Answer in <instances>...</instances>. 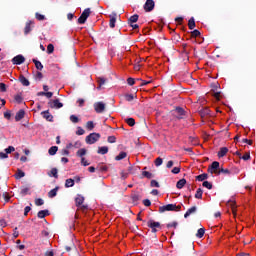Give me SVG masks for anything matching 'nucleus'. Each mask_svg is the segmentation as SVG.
Listing matches in <instances>:
<instances>
[{
	"label": "nucleus",
	"mask_w": 256,
	"mask_h": 256,
	"mask_svg": "<svg viewBox=\"0 0 256 256\" xmlns=\"http://www.w3.org/2000/svg\"><path fill=\"white\" fill-rule=\"evenodd\" d=\"M188 113L180 106H177L172 110V117L175 121L185 120Z\"/></svg>",
	"instance_id": "nucleus-1"
},
{
	"label": "nucleus",
	"mask_w": 256,
	"mask_h": 256,
	"mask_svg": "<svg viewBox=\"0 0 256 256\" xmlns=\"http://www.w3.org/2000/svg\"><path fill=\"white\" fill-rule=\"evenodd\" d=\"M180 211H181V205H176V204H166L159 207V210H158L160 214H163L165 212H180Z\"/></svg>",
	"instance_id": "nucleus-2"
},
{
	"label": "nucleus",
	"mask_w": 256,
	"mask_h": 256,
	"mask_svg": "<svg viewBox=\"0 0 256 256\" xmlns=\"http://www.w3.org/2000/svg\"><path fill=\"white\" fill-rule=\"evenodd\" d=\"M146 227L151 229L152 234H156L159 230L162 229V225L159 222H155L154 220H149L146 222Z\"/></svg>",
	"instance_id": "nucleus-3"
},
{
	"label": "nucleus",
	"mask_w": 256,
	"mask_h": 256,
	"mask_svg": "<svg viewBox=\"0 0 256 256\" xmlns=\"http://www.w3.org/2000/svg\"><path fill=\"white\" fill-rule=\"evenodd\" d=\"M100 139V134L99 133H90L89 136H86L85 142L88 145H93L97 143Z\"/></svg>",
	"instance_id": "nucleus-4"
},
{
	"label": "nucleus",
	"mask_w": 256,
	"mask_h": 256,
	"mask_svg": "<svg viewBox=\"0 0 256 256\" xmlns=\"http://www.w3.org/2000/svg\"><path fill=\"white\" fill-rule=\"evenodd\" d=\"M90 15H91V9L86 8L85 10H83L82 14L78 18V23L85 24L86 20L89 18Z\"/></svg>",
	"instance_id": "nucleus-5"
},
{
	"label": "nucleus",
	"mask_w": 256,
	"mask_h": 256,
	"mask_svg": "<svg viewBox=\"0 0 256 256\" xmlns=\"http://www.w3.org/2000/svg\"><path fill=\"white\" fill-rule=\"evenodd\" d=\"M93 107H94V111H95L96 113H99V114L105 112V109H106V105H105V103L102 102V101H99V102L94 103V104H93Z\"/></svg>",
	"instance_id": "nucleus-6"
},
{
	"label": "nucleus",
	"mask_w": 256,
	"mask_h": 256,
	"mask_svg": "<svg viewBox=\"0 0 256 256\" xmlns=\"http://www.w3.org/2000/svg\"><path fill=\"white\" fill-rule=\"evenodd\" d=\"M48 106L52 109H60L63 108L64 104L61 103L59 99H55L48 102Z\"/></svg>",
	"instance_id": "nucleus-7"
},
{
	"label": "nucleus",
	"mask_w": 256,
	"mask_h": 256,
	"mask_svg": "<svg viewBox=\"0 0 256 256\" xmlns=\"http://www.w3.org/2000/svg\"><path fill=\"white\" fill-rule=\"evenodd\" d=\"M155 8V2L154 0H146L144 4V10L145 12H152Z\"/></svg>",
	"instance_id": "nucleus-8"
},
{
	"label": "nucleus",
	"mask_w": 256,
	"mask_h": 256,
	"mask_svg": "<svg viewBox=\"0 0 256 256\" xmlns=\"http://www.w3.org/2000/svg\"><path fill=\"white\" fill-rule=\"evenodd\" d=\"M12 63L13 65H22L25 63V56H22V55H17V56H14L13 59H12Z\"/></svg>",
	"instance_id": "nucleus-9"
},
{
	"label": "nucleus",
	"mask_w": 256,
	"mask_h": 256,
	"mask_svg": "<svg viewBox=\"0 0 256 256\" xmlns=\"http://www.w3.org/2000/svg\"><path fill=\"white\" fill-rule=\"evenodd\" d=\"M34 25V21L33 20H28L26 22V26L24 27V35H29L30 32H32V27Z\"/></svg>",
	"instance_id": "nucleus-10"
},
{
	"label": "nucleus",
	"mask_w": 256,
	"mask_h": 256,
	"mask_svg": "<svg viewBox=\"0 0 256 256\" xmlns=\"http://www.w3.org/2000/svg\"><path fill=\"white\" fill-rule=\"evenodd\" d=\"M41 116H42V118H44L45 120H47L50 123H53V121H54L53 115H51L50 111H48V110L47 111H42Z\"/></svg>",
	"instance_id": "nucleus-11"
},
{
	"label": "nucleus",
	"mask_w": 256,
	"mask_h": 256,
	"mask_svg": "<svg viewBox=\"0 0 256 256\" xmlns=\"http://www.w3.org/2000/svg\"><path fill=\"white\" fill-rule=\"evenodd\" d=\"M210 173L216 174V175H221V174L230 175L231 174L230 170L224 169V168H220L219 170H210Z\"/></svg>",
	"instance_id": "nucleus-12"
},
{
	"label": "nucleus",
	"mask_w": 256,
	"mask_h": 256,
	"mask_svg": "<svg viewBox=\"0 0 256 256\" xmlns=\"http://www.w3.org/2000/svg\"><path fill=\"white\" fill-rule=\"evenodd\" d=\"M109 17H110L109 27L113 29L116 27L117 14L113 12Z\"/></svg>",
	"instance_id": "nucleus-13"
},
{
	"label": "nucleus",
	"mask_w": 256,
	"mask_h": 256,
	"mask_svg": "<svg viewBox=\"0 0 256 256\" xmlns=\"http://www.w3.org/2000/svg\"><path fill=\"white\" fill-rule=\"evenodd\" d=\"M25 118V110L20 109L19 112L16 113V116L14 117V120L16 122L22 121V119Z\"/></svg>",
	"instance_id": "nucleus-14"
},
{
	"label": "nucleus",
	"mask_w": 256,
	"mask_h": 256,
	"mask_svg": "<svg viewBox=\"0 0 256 256\" xmlns=\"http://www.w3.org/2000/svg\"><path fill=\"white\" fill-rule=\"evenodd\" d=\"M218 170H220V162L217 161H214L213 163H211L210 167H208V172Z\"/></svg>",
	"instance_id": "nucleus-15"
},
{
	"label": "nucleus",
	"mask_w": 256,
	"mask_h": 256,
	"mask_svg": "<svg viewBox=\"0 0 256 256\" xmlns=\"http://www.w3.org/2000/svg\"><path fill=\"white\" fill-rule=\"evenodd\" d=\"M201 116V118H206L210 115V109L208 107L201 108V110L198 112Z\"/></svg>",
	"instance_id": "nucleus-16"
},
{
	"label": "nucleus",
	"mask_w": 256,
	"mask_h": 256,
	"mask_svg": "<svg viewBox=\"0 0 256 256\" xmlns=\"http://www.w3.org/2000/svg\"><path fill=\"white\" fill-rule=\"evenodd\" d=\"M85 197L82 195H78V197L75 198V205L76 207H81V205L84 204Z\"/></svg>",
	"instance_id": "nucleus-17"
},
{
	"label": "nucleus",
	"mask_w": 256,
	"mask_h": 256,
	"mask_svg": "<svg viewBox=\"0 0 256 256\" xmlns=\"http://www.w3.org/2000/svg\"><path fill=\"white\" fill-rule=\"evenodd\" d=\"M49 215H50V212L48 210H41L37 213L38 219H44Z\"/></svg>",
	"instance_id": "nucleus-18"
},
{
	"label": "nucleus",
	"mask_w": 256,
	"mask_h": 256,
	"mask_svg": "<svg viewBox=\"0 0 256 256\" xmlns=\"http://www.w3.org/2000/svg\"><path fill=\"white\" fill-rule=\"evenodd\" d=\"M197 211V207H190L189 210L186 211V213H184V218L187 219L190 215L195 214Z\"/></svg>",
	"instance_id": "nucleus-19"
},
{
	"label": "nucleus",
	"mask_w": 256,
	"mask_h": 256,
	"mask_svg": "<svg viewBox=\"0 0 256 256\" xmlns=\"http://www.w3.org/2000/svg\"><path fill=\"white\" fill-rule=\"evenodd\" d=\"M109 153V148L107 146H102L97 149V154L99 155H106Z\"/></svg>",
	"instance_id": "nucleus-20"
},
{
	"label": "nucleus",
	"mask_w": 256,
	"mask_h": 256,
	"mask_svg": "<svg viewBox=\"0 0 256 256\" xmlns=\"http://www.w3.org/2000/svg\"><path fill=\"white\" fill-rule=\"evenodd\" d=\"M19 81H20L21 85H23V86H26V87L30 86V81L28 79H26V77L23 75L19 76Z\"/></svg>",
	"instance_id": "nucleus-21"
},
{
	"label": "nucleus",
	"mask_w": 256,
	"mask_h": 256,
	"mask_svg": "<svg viewBox=\"0 0 256 256\" xmlns=\"http://www.w3.org/2000/svg\"><path fill=\"white\" fill-rule=\"evenodd\" d=\"M59 189H60V187L57 186L54 189L50 190V192H48V198L53 199L54 197H56Z\"/></svg>",
	"instance_id": "nucleus-22"
},
{
	"label": "nucleus",
	"mask_w": 256,
	"mask_h": 256,
	"mask_svg": "<svg viewBox=\"0 0 256 256\" xmlns=\"http://www.w3.org/2000/svg\"><path fill=\"white\" fill-rule=\"evenodd\" d=\"M48 176L54 177L55 179H58V170L57 168H52L50 172L47 173Z\"/></svg>",
	"instance_id": "nucleus-23"
},
{
	"label": "nucleus",
	"mask_w": 256,
	"mask_h": 256,
	"mask_svg": "<svg viewBox=\"0 0 256 256\" xmlns=\"http://www.w3.org/2000/svg\"><path fill=\"white\" fill-rule=\"evenodd\" d=\"M208 178H209V175L206 174V173H203V174H201V175H197V176H196V180H197L198 182H203L204 180H207Z\"/></svg>",
	"instance_id": "nucleus-24"
},
{
	"label": "nucleus",
	"mask_w": 256,
	"mask_h": 256,
	"mask_svg": "<svg viewBox=\"0 0 256 256\" xmlns=\"http://www.w3.org/2000/svg\"><path fill=\"white\" fill-rule=\"evenodd\" d=\"M228 153V148L227 147H222L220 148V151H218V157L222 158Z\"/></svg>",
	"instance_id": "nucleus-25"
},
{
	"label": "nucleus",
	"mask_w": 256,
	"mask_h": 256,
	"mask_svg": "<svg viewBox=\"0 0 256 256\" xmlns=\"http://www.w3.org/2000/svg\"><path fill=\"white\" fill-rule=\"evenodd\" d=\"M139 16L137 14L132 15L130 18H128V24H135L138 22Z\"/></svg>",
	"instance_id": "nucleus-26"
},
{
	"label": "nucleus",
	"mask_w": 256,
	"mask_h": 256,
	"mask_svg": "<svg viewBox=\"0 0 256 256\" xmlns=\"http://www.w3.org/2000/svg\"><path fill=\"white\" fill-rule=\"evenodd\" d=\"M190 30H194L196 27L195 18L191 17L189 23L187 24Z\"/></svg>",
	"instance_id": "nucleus-27"
},
{
	"label": "nucleus",
	"mask_w": 256,
	"mask_h": 256,
	"mask_svg": "<svg viewBox=\"0 0 256 256\" xmlns=\"http://www.w3.org/2000/svg\"><path fill=\"white\" fill-rule=\"evenodd\" d=\"M185 185H186V180L185 179H180L176 183V188L177 189H182L183 187H185Z\"/></svg>",
	"instance_id": "nucleus-28"
},
{
	"label": "nucleus",
	"mask_w": 256,
	"mask_h": 256,
	"mask_svg": "<svg viewBox=\"0 0 256 256\" xmlns=\"http://www.w3.org/2000/svg\"><path fill=\"white\" fill-rule=\"evenodd\" d=\"M23 177H25V172H23L21 169H17L16 175H15L16 180H20Z\"/></svg>",
	"instance_id": "nucleus-29"
},
{
	"label": "nucleus",
	"mask_w": 256,
	"mask_h": 256,
	"mask_svg": "<svg viewBox=\"0 0 256 256\" xmlns=\"http://www.w3.org/2000/svg\"><path fill=\"white\" fill-rule=\"evenodd\" d=\"M33 63L36 66V69L38 71H42L43 70V64L40 61H38L36 59H33Z\"/></svg>",
	"instance_id": "nucleus-30"
},
{
	"label": "nucleus",
	"mask_w": 256,
	"mask_h": 256,
	"mask_svg": "<svg viewBox=\"0 0 256 256\" xmlns=\"http://www.w3.org/2000/svg\"><path fill=\"white\" fill-rule=\"evenodd\" d=\"M75 182L73 179H66L65 180V188H71L74 187Z\"/></svg>",
	"instance_id": "nucleus-31"
},
{
	"label": "nucleus",
	"mask_w": 256,
	"mask_h": 256,
	"mask_svg": "<svg viewBox=\"0 0 256 256\" xmlns=\"http://www.w3.org/2000/svg\"><path fill=\"white\" fill-rule=\"evenodd\" d=\"M205 231H206V229H204V228L198 229V230H197V233H196V237H197L198 239H202L203 236H204Z\"/></svg>",
	"instance_id": "nucleus-32"
},
{
	"label": "nucleus",
	"mask_w": 256,
	"mask_h": 256,
	"mask_svg": "<svg viewBox=\"0 0 256 256\" xmlns=\"http://www.w3.org/2000/svg\"><path fill=\"white\" fill-rule=\"evenodd\" d=\"M127 157V153L126 152H121L120 154H118L115 158L116 161H121L124 160Z\"/></svg>",
	"instance_id": "nucleus-33"
},
{
	"label": "nucleus",
	"mask_w": 256,
	"mask_h": 256,
	"mask_svg": "<svg viewBox=\"0 0 256 256\" xmlns=\"http://www.w3.org/2000/svg\"><path fill=\"white\" fill-rule=\"evenodd\" d=\"M125 123H127L128 126L133 127L136 125V120H134V118H127L125 119Z\"/></svg>",
	"instance_id": "nucleus-34"
},
{
	"label": "nucleus",
	"mask_w": 256,
	"mask_h": 256,
	"mask_svg": "<svg viewBox=\"0 0 256 256\" xmlns=\"http://www.w3.org/2000/svg\"><path fill=\"white\" fill-rule=\"evenodd\" d=\"M58 152V147L57 146H52L49 150H48V154H50L51 156H54L55 154H57Z\"/></svg>",
	"instance_id": "nucleus-35"
},
{
	"label": "nucleus",
	"mask_w": 256,
	"mask_h": 256,
	"mask_svg": "<svg viewBox=\"0 0 256 256\" xmlns=\"http://www.w3.org/2000/svg\"><path fill=\"white\" fill-rule=\"evenodd\" d=\"M14 101H16V103H19V104L22 103L23 102L22 93L14 95Z\"/></svg>",
	"instance_id": "nucleus-36"
},
{
	"label": "nucleus",
	"mask_w": 256,
	"mask_h": 256,
	"mask_svg": "<svg viewBox=\"0 0 256 256\" xmlns=\"http://www.w3.org/2000/svg\"><path fill=\"white\" fill-rule=\"evenodd\" d=\"M85 155H86V149L85 148L79 149L76 152V156H78V157L84 158Z\"/></svg>",
	"instance_id": "nucleus-37"
},
{
	"label": "nucleus",
	"mask_w": 256,
	"mask_h": 256,
	"mask_svg": "<svg viewBox=\"0 0 256 256\" xmlns=\"http://www.w3.org/2000/svg\"><path fill=\"white\" fill-rule=\"evenodd\" d=\"M202 196H203V190H202V188H198L194 197L196 199H202Z\"/></svg>",
	"instance_id": "nucleus-38"
},
{
	"label": "nucleus",
	"mask_w": 256,
	"mask_h": 256,
	"mask_svg": "<svg viewBox=\"0 0 256 256\" xmlns=\"http://www.w3.org/2000/svg\"><path fill=\"white\" fill-rule=\"evenodd\" d=\"M132 202H138L141 199V196L138 193H133L131 195Z\"/></svg>",
	"instance_id": "nucleus-39"
},
{
	"label": "nucleus",
	"mask_w": 256,
	"mask_h": 256,
	"mask_svg": "<svg viewBox=\"0 0 256 256\" xmlns=\"http://www.w3.org/2000/svg\"><path fill=\"white\" fill-rule=\"evenodd\" d=\"M236 155H238L239 158H241L244 161H248L249 159H251V155L249 153H245V155H243V157H241V153H236Z\"/></svg>",
	"instance_id": "nucleus-40"
},
{
	"label": "nucleus",
	"mask_w": 256,
	"mask_h": 256,
	"mask_svg": "<svg viewBox=\"0 0 256 256\" xmlns=\"http://www.w3.org/2000/svg\"><path fill=\"white\" fill-rule=\"evenodd\" d=\"M29 190H30L29 187H21V190H20L21 196H26L27 194H29Z\"/></svg>",
	"instance_id": "nucleus-41"
},
{
	"label": "nucleus",
	"mask_w": 256,
	"mask_h": 256,
	"mask_svg": "<svg viewBox=\"0 0 256 256\" xmlns=\"http://www.w3.org/2000/svg\"><path fill=\"white\" fill-rule=\"evenodd\" d=\"M96 170L99 172H107L108 168L106 165H97Z\"/></svg>",
	"instance_id": "nucleus-42"
},
{
	"label": "nucleus",
	"mask_w": 256,
	"mask_h": 256,
	"mask_svg": "<svg viewBox=\"0 0 256 256\" xmlns=\"http://www.w3.org/2000/svg\"><path fill=\"white\" fill-rule=\"evenodd\" d=\"M142 176H144L146 179H152L154 177V175L148 171H142Z\"/></svg>",
	"instance_id": "nucleus-43"
},
{
	"label": "nucleus",
	"mask_w": 256,
	"mask_h": 256,
	"mask_svg": "<svg viewBox=\"0 0 256 256\" xmlns=\"http://www.w3.org/2000/svg\"><path fill=\"white\" fill-rule=\"evenodd\" d=\"M162 163H164V160H162L161 157L156 158L154 161V164L156 167H160L162 165Z\"/></svg>",
	"instance_id": "nucleus-44"
},
{
	"label": "nucleus",
	"mask_w": 256,
	"mask_h": 256,
	"mask_svg": "<svg viewBox=\"0 0 256 256\" xmlns=\"http://www.w3.org/2000/svg\"><path fill=\"white\" fill-rule=\"evenodd\" d=\"M203 187L207 188L208 190L213 189V185L211 184L210 181H204L203 182Z\"/></svg>",
	"instance_id": "nucleus-45"
},
{
	"label": "nucleus",
	"mask_w": 256,
	"mask_h": 256,
	"mask_svg": "<svg viewBox=\"0 0 256 256\" xmlns=\"http://www.w3.org/2000/svg\"><path fill=\"white\" fill-rule=\"evenodd\" d=\"M86 128H87L89 131H92L93 128H95V124L93 123V121H88V123H86Z\"/></svg>",
	"instance_id": "nucleus-46"
},
{
	"label": "nucleus",
	"mask_w": 256,
	"mask_h": 256,
	"mask_svg": "<svg viewBox=\"0 0 256 256\" xmlns=\"http://www.w3.org/2000/svg\"><path fill=\"white\" fill-rule=\"evenodd\" d=\"M124 98H125V101L131 102L134 100V95L133 94H125Z\"/></svg>",
	"instance_id": "nucleus-47"
},
{
	"label": "nucleus",
	"mask_w": 256,
	"mask_h": 256,
	"mask_svg": "<svg viewBox=\"0 0 256 256\" xmlns=\"http://www.w3.org/2000/svg\"><path fill=\"white\" fill-rule=\"evenodd\" d=\"M69 120L74 123V124H77L79 123V118L78 116H75V115H71V117H69Z\"/></svg>",
	"instance_id": "nucleus-48"
},
{
	"label": "nucleus",
	"mask_w": 256,
	"mask_h": 256,
	"mask_svg": "<svg viewBox=\"0 0 256 256\" xmlns=\"http://www.w3.org/2000/svg\"><path fill=\"white\" fill-rule=\"evenodd\" d=\"M97 83H99V86L97 87V89H100L103 85H105L106 79L105 78H99Z\"/></svg>",
	"instance_id": "nucleus-49"
},
{
	"label": "nucleus",
	"mask_w": 256,
	"mask_h": 256,
	"mask_svg": "<svg viewBox=\"0 0 256 256\" xmlns=\"http://www.w3.org/2000/svg\"><path fill=\"white\" fill-rule=\"evenodd\" d=\"M178 227V222H172L169 224H166V228L171 229V228H177Z\"/></svg>",
	"instance_id": "nucleus-50"
},
{
	"label": "nucleus",
	"mask_w": 256,
	"mask_h": 256,
	"mask_svg": "<svg viewBox=\"0 0 256 256\" xmlns=\"http://www.w3.org/2000/svg\"><path fill=\"white\" fill-rule=\"evenodd\" d=\"M80 164L84 167H88L90 165V163L84 157L80 159Z\"/></svg>",
	"instance_id": "nucleus-51"
},
{
	"label": "nucleus",
	"mask_w": 256,
	"mask_h": 256,
	"mask_svg": "<svg viewBox=\"0 0 256 256\" xmlns=\"http://www.w3.org/2000/svg\"><path fill=\"white\" fill-rule=\"evenodd\" d=\"M47 53L48 54H53L54 53V45L53 44H48Z\"/></svg>",
	"instance_id": "nucleus-52"
},
{
	"label": "nucleus",
	"mask_w": 256,
	"mask_h": 256,
	"mask_svg": "<svg viewBox=\"0 0 256 256\" xmlns=\"http://www.w3.org/2000/svg\"><path fill=\"white\" fill-rule=\"evenodd\" d=\"M36 19L38 21H44V20H46V16L41 15L39 12H36Z\"/></svg>",
	"instance_id": "nucleus-53"
},
{
	"label": "nucleus",
	"mask_w": 256,
	"mask_h": 256,
	"mask_svg": "<svg viewBox=\"0 0 256 256\" xmlns=\"http://www.w3.org/2000/svg\"><path fill=\"white\" fill-rule=\"evenodd\" d=\"M35 204L37 207L43 206L44 205V200L41 198H37L35 201Z\"/></svg>",
	"instance_id": "nucleus-54"
},
{
	"label": "nucleus",
	"mask_w": 256,
	"mask_h": 256,
	"mask_svg": "<svg viewBox=\"0 0 256 256\" xmlns=\"http://www.w3.org/2000/svg\"><path fill=\"white\" fill-rule=\"evenodd\" d=\"M5 152H6V154H11V153L15 152V147L9 146L5 149Z\"/></svg>",
	"instance_id": "nucleus-55"
},
{
	"label": "nucleus",
	"mask_w": 256,
	"mask_h": 256,
	"mask_svg": "<svg viewBox=\"0 0 256 256\" xmlns=\"http://www.w3.org/2000/svg\"><path fill=\"white\" fill-rule=\"evenodd\" d=\"M107 142L110 144L116 143V137L115 136H109L107 138Z\"/></svg>",
	"instance_id": "nucleus-56"
},
{
	"label": "nucleus",
	"mask_w": 256,
	"mask_h": 256,
	"mask_svg": "<svg viewBox=\"0 0 256 256\" xmlns=\"http://www.w3.org/2000/svg\"><path fill=\"white\" fill-rule=\"evenodd\" d=\"M193 38L200 37V31L199 30H193L191 32Z\"/></svg>",
	"instance_id": "nucleus-57"
},
{
	"label": "nucleus",
	"mask_w": 256,
	"mask_h": 256,
	"mask_svg": "<svg viewBox=\"0 0 256 256\" xmlns=\"http://www.w3.org/2000/svg\"><path fill=\"white\" fill-rule=\"evenodd\" d=\"M127 84H128V86H133L134 84H136V80L133 78H128Z\"/></svg>",
	"instance_id": "nucleus-58"
},
{
	"label": "nucleus",
	"mask_w": 256,
	"mask_h": 256,
	"mask_svg": "<svg viewBox=\"0 0 256 256\" xmlns=\"http://www.w3.org/2000/svg\"><path fill=\"white\" fill-rule=\"evenodd\" d=\"M85 134V130L81 127H78V130H76V135H84Z\"/></svg>",
	"instance_id": "nucleus-59"
},
{
	"label": "nucleus",
	"mask_w": 256,
	"mask_h": 256,
	"mask_svg": "<svg viewBox=\"0 0 256 256\" xmlns=\"http://www.w3.org/2000/svg\"><path fill=\"white\" fill-rule=\"evenodd\" d=\"M174 175H178L181 172V168L175 167L171 171Z\"/></svg>",
	"instance_id": "nucleus-60"
},
{
	"label": "nucleus",
	"mask_w": 256,
	"mask_h": 256,
	"mask_svg": "<svg viewBox=\"0 0 256 256\" xmlns=\"http://www.w3.org/2000/svg\"><path fill=\"white\" fill-rule=\"evenodd\" d=\"M0 92L5 93L6 92V84L0 83Z\"/></svg>",
	"instance_id": "nucleus-61"
},
{
	"label": "nucleus",
	"mask_w": 256,
	"mask_h": 256,
	"mask_svg": "<svg viewBox=\"0 0 256 256\" xmlns=\"http://www.w3.org/2000/svg\"><path fill=\"white\" fill-rule=\"evenodd\" d=\"M142 204H143L145 207H150V206H151V201L148 200V199H145L144 201H142Z\"/></svg>",
	"instance_id": "nucleus-62"
},
{
	"label": "nucleus",
	"mask_w": 256,
	"mask_h": 256,
	"mask_svg": "<svg viewBox=\"0 0 256 256\" xmlns=\"http://www.w3.org/2000/svg\"><path fill=\"white\" fill-rule=\"evenodd\" d=\"M151 187L159 188V183L157 182V180H151Z\"/></svg>",
	"instance_id": "nucleus-63"
},
{
	"label": "nucleus",
	"mask_w": 256,
	"mask_h": 256,
	"mask_svg": "<svg viewBox=\"0 0 256 256\" xmlns=\"http://www.w3.org/2000/svg\"><path fill=\"white\" fill-rule=\"evenodd\" d=\"M61 155H62V156H68V155H69L68 149H62V150H61Z\"/></svg>",
	"instance_id": "nucleus-64"
}]
</instances>
